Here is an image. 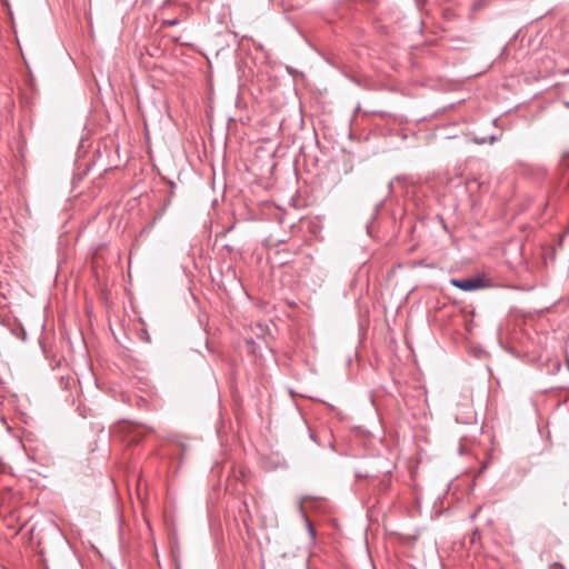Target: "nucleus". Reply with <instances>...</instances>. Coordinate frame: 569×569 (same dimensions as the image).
Listing matches in <instances>:
<instances>
[{
  "label": "nucleus",
  "mask_w": 569,
  "mask_h": 569,
  "mask_svg": "<svg viewBox=\"0 0 569 569\" xmlns=\"http://www.w3.org/2000/svg\"><path fill=\"white\" fill-rule=\"evenodd\" d=\"M140 436H141V432L139 431L137 435L134 433L129 441L130 442H138L140 440Z\"/></svg>",
  "instance_id": "nucleus-5"
},
{
  "label": "nucleus",
  "mask_w": 569,
  "mask_h": 569,
  "mask_svg": "<svg viewBox=\"0 0 569 569\" xmlns=\"http://www.w3.org/2000/svg\"><path fill=\"white\" fill-rule=\"evenodd\" d=\"M305 500H306V498L300 500V502L298 505V509H299V512H300L301 517H303V519L307 521V527H308V530H309L310 535L315 536L316 535L315 529H313L311 522L308 520L306 511L303 509V501Z\"/></svg>",
  "instance_id": "nucleus-2"
},
{
  "label": "nucleus",
  "mask_w": 569,
  "mask_h": 569,
  "mask_svg": "<svg viewBox=\"0 0 569 569\" xmlns=\"http://www.w3.org/2000/svg\"><path fill=\"white\" fill-rule=\"evenodd\" d=\"M561 161L565 166L569 167V151L562 153Z\"/></svg>",
  "instance_id": "nucleus-3"
},
{
  "label": "nucleus",
  "mask_w": 569,
  "mask_h": 569,
  "mask_svg": "<svg viewBox=\"0 0 569 569\" xmlns=\"http://www.w3.org/2000/svg\"><path fill=\"white\" fill-rule=\"evenodd\" d=\"M388 188H389L390 191H392V189H393V181L389 182Z\"/></svg>",
  "instance_id": "nucleus-6"
},
{
  "label": "nucleus",
  "mask_w": 569,
  "mask_h": 569,
  "mask_svg": "<svg viewBox=\"0 0 569 569\" xmlns=\"http://www.w3.org/2000/svg\"><path fill=\"white\" fill-rule=\"evenodd\" d=\"M563 106H565L567 109H569V101H565V102H563Z\"/></svg>",
  "instance_id": "nucleus-8"
},
{
  "label": "nucleus",
  "mask_w": 569,
  "mask_h": 569,
  "mask_svg": "<svg viewBox=\"0 0 569 569\" xmlns=\"http://www.w3.org/2000/svg\"><path fill=\"white\" fill-rule=\"evenodd\" d=\"M451 284L463 291H473L489 286L488 280L480 276L463 279H452Z\"/></svg>",
  "instance_id": "nucleus-1"
},
{
  "label": "nucleus",
  "mask_w": 569,
  "mask_h": 569,
  "mask_svg": "<svg viewBox=\"0 0 569 569\" xmlns=\"http://www.w3.org/2000/svg\"><path fill=\"white\" fill-rule=\"evenodd\" d=\"M178 23H179V20H178V19H170V20H164V21H163V24H164V26H170V27H172V26H177Z\"/></svg>",
  "instance_id": "nucleus-4"
},
{
  "label": "nucleus",
  "mask_w": 569,
  "mask_h": 569,
  "mask_svg": "<svg viewBox=\"0 0 569 569\" xmlns=\"http://www.w3.org/2000/svg\"><path fill=\"white\" fill-rule=\"evenodd\" d=\"M496 141V137L495 136H491L490 137V142L493 143Z\"/></svg>",
  "instance_id": "nucleus-7"
},
{
  "label": "nucleus",
  "mask_w": 569,
  "mask_h": 569,
  "mask_svg": "<svg viewBox=\"0 0 569 569\" xmlns=\"http://www.w3.org/2000/svg\"><path fill=\"white\" fill-rule=\"evenodd\" d=\"M129 429H138V427H134V426H129Z\"/></svg>",
  "instance_id": "nucleus-9"
}]
</instances>
